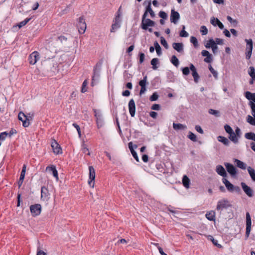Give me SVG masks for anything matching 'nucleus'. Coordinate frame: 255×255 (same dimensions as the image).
I'll use <instances>...</instances> for the list:
<instances>
[{
    "mask_svg": "<svg viewBox=\"0 0 255 255\" xmlns=\"http://www.w3.org/2000/svg\"><path fill=\"white\" fill-rule=\"evenodd\" d=\"M120 7L117 11L116 16L113 20V23L112 25V27L111 29V32H115L117 29H118L121 27V22L122 21L121 19V15L122 13L120 11L121 9Z\"/></svg>",
    "mask_w": 255,
    "mask_h": 255,
    "instance_id": "f257e3e1",
    "label": "nucleus"
},
{
    "mask_svg": "<svg viewBox=\"0 0 255 255\" xmlns=\"http://www.w3.org/2000/svg\"><path fill=\"white\" fill-rule=\"evenodd\" d=\"M231 207L232 205L229 201L227 199L224 198L218 201L216 210L220 213H221L224 210L227 209L228 208Z\"/></svg>",
    "mask_w": 255,
    "mask_h": 255,
    "instance_id": "f03ea898",
    "label": "nucleus"
},
{
    "mask_svg": "<svg viewBox=\"0 0 255 255\" xmlns=\"http://www.w3.org/2000/svg\"><path fill=\"white\" fill-rule=\"evenodd\" d=\"M223 183L225 184L226 188L230 192H235L238 194H240L241 192V190L240 187L238 186H234L229 181H228L226 178H223L222 179Z\"/></svg>",
    "mask_w": 255,
    "mask_h": 255,
    "instance_id": "7ed1b4c3",
    "label": "nucleus"
},
{
    "mask_svg": "<svg viewBox=\"0 0 255 255\" xmlns=\"http://www.w3.org/2000/svg\"><path fill=\"white\" fill-rule=\"evenodd\" d=\"M245 41L247 43L246 48V58L247 59L249 60L250 59L252 53V50L253 48V41L251 39H246Z\"/></svg>",
    "mask_w": 255,
    "mask_h": 255,
    "instance_id": "20e7f679",
    "label": "nucleus"
},
{
    "mask_svg": "<svg viewBox=\"0 0 255 255\" xmlns=\"http://www.w3.org/2000/svg\"><path fill=\"white\" fill-rule=\"evenodd\" d=\"M95 117L96 119V124L98 128H100L104 125V120L101 112L94 109Z\"/></svg>",
    "mask_w": 255,
    "mask_h": 255,
    "instance_id": "39448f33",
    "label": "nucleus"
},
{
    "mask_svg": "<svg viewBox=\"0 0 255 255\" xmlns=\"http://www.w3.org/2000/svg\"><path fill=\"white\" fill-rule=\"evenodd\" d=\"M89 176L88 184L90 187L93 188L94 187V182L95 179V170L92 166L89 167Z\"/></svg>",
    "mask_w": 255,
    "mask_h": 255,
    "instance_id": "423d86ee",
    "label": "nucleus"
},
{
    "mask_svg": "<svg viewBox=\"0 0 255 255\" xmlns=\"http://www.w3.org/2000/svg\"><path fill=\"white\" fill-rule=\"evenodd\" d=\"M30 212L33 217L40 215L41 212V206L39 204H35L30 206Z\"/></svg>",
    "mask_w": 255,
    "mask_h": 255,
    "instance_id": "0eeeda50",
    "label": "nucleus"
},
{
    "mask_svg": "<svg viewBox=\"0 0 255 255\" xmlns=\"http://www.w3.org/2000/svg\"><path fill=\"white\" fill-rule=\"evenodd\" d=\"M77 27L80 33L83 34L85 32L86 29V24L83 16L79 18Z\"/></svg>",
    "mask_w": 255,
    "mask_h": 255,
    "instance_id": "6e6552de",
    "label": "nucleus"
},
{
    "mask_svg": "<svg viewBox=\"0 0 255 255\" xmlns=\"http://www.w3.org/2000/svg\"><path fill=\"white\" fill-rule=\"evenodd\" d=\"M39 54L37 51H34L28 56L29 63L31 65H34L39 59Z\"/></svg>",
    "mask_w": 255,
    "mask_h": 255,
    "instance_id": "1a4fd4ad",
    "label": "nucleus"
},
{
    "mask_svg": "<svg viewBox=\"0 0 255 255\" xmlns=\"http://www.w3.org/2000/svg\"><path fill=\"white\" fill-rule=\"evenodd\" d=\"M252 220L249 212L246 213V236L248 238L251 230Z\"/></svg>",
    "mask_w": 255,
    "mask_h": 255,
    "instance_id": "9d476101",
    "label": "nucleus"
},
{
    "mask_svg": "<svg viewBox=\"0 0 255 255\" xmlns=\"http://www.w3.org/2000/svg\"><path fill=\"white\" fill-rule=\"evenodd\" d=\"M51 147L53 152L56 154H62V151L60 145L55 140L53 139L51 143Z\"/></svg>",
    "mask_w": 255,
    "mask_h": 255,
    "instance_id": "9b49d317",
    "label": "nucleus"
},
{
    "mask_svg": "<svg viewBox=\"0 0 255 255\" xmlns=\"http://www.w3.org/2000/svg\"><path fill=\"white\" fill-rule=\"evenodd\" d=\"M155 22L149 18H147L145 20H141L140 27L142 29L147 30L148 27H152L155 25Z\"/></svg>",
    "mask_w": 255,
    "mask_h": 255,
    "instance_id": "f8f14e48",
    "label": "nucleus"
},
{
    "mask_svg": "<svg viewBox=\"0 0 255 255\" xmlns=\"http://www.w3.org/2000/svg\"><path fill=\"white\" fill-rule=\"evenodd\" d=\"M170 19L171 22L176 24L180 19L179 12L175 11L174 9H171Z\"/></svg>",
    "mask_w": 255,
    "mask_h": 255,
    "instance_id": "ddd939ff",
    "label": "nucleus"
},
{
    "mask_svg": "<svg viewBox=\"0 0 255 255\" xmlns=\"http://www.w3.org/2000/svg\"><path fill=\"white\" fill-rule=\"evenodd\" d=\"M50 194L48 189L45 186L41 188V199L43 201H47L49 198Z\"/></svg>",
    "mask_w": 255,
    "mask_h": 255,
    "instance_id": "4468645a",
    "label": "nucleus"
},
{
    "mask_svg": "<svg viewBox=\"0 0 255 255\" xmlns=\"http://www.w3.org/2000/svg\"><path fill=\"white\" fill-rule=\"evenodd\" d=\"M224 165L227 169V171L232 176H234L236 175L237 171L236 168L231 163H225Z\"/></svg>",
    "mask_w": 255,
    "mask_h": 255,
    "instance_id": "2eb2a0df",
    "label": "nucleus"
},
{
    "mask_svg": "<svg viewBox=\"0 0 255 255\" xmlns=\"http://www.w3.org/2000/svg\"><path fill=\"white\" fill-rule=\"evenodd\" d=\"M26 115L22 112H20L18 115V119L19 121L22 122V125L24 127H28L30 125V122H28L29 119H26Z\"/></svg>",
    "mask_w": 255,
    "mask_h": 255,
    "instance_id": "dca6fc26",
    "label": "nucleus"
},
{
    "mask_svg": "<svg viewBox=\"0 0 255 255\" xmlns=\"http://www.w3.org/2000/svg\"><path fill=\"white\" fill-rule=\"evenodd\" d=\"M241 186L242 187V189L244 192L249 197H252L254 195V191L249 186L246 185V183L244 182H242Z\"/></svg>",
    "mask_w": 255,
    "mask_h": 255,
    "instance_id": "f3484780",
    "label": "nucleus"
},
{
    "mask_svg": "<svg viewBox=\"0 0 255 255\" xmlns=\"http://www.w3.org/2000/svg\"><path fill=\"white\" fill-rule=\"evenodd\" d=\"M190 69L192 71V75L193 77L194 82L196 83H198L199 80L200 79V76L197 72L196 68H195L194 65L192 63L190 64Z\"/></svg>",
    "mask_w": 255,
    "mask_h": 255,
    "instance_id": "a211bd4d",
    "label": "nucleus"
},
{
    "mask_svg": "<svg viewBox=\"0 0 255 255\" xmlns=\"http://www.w3.org/2000/svg\"><path fill=\"white\" fill-rule=\"evenodd\" d=\"M16 130L13 128H11L8 132L7 131L1 132L0 133V141L5 140L7 136H8L9 137H10L13 134L16 133Z\"/></svg>",
    "mask_w": 255,
    "mask_h": 255,
    "instance_id": "6ab92c4d",
    "label": "nucleus"
},
{
    "mask_svg": "<svg viewBox=\"0 0 255 255\" xmlns=\"http://www.w3.org/2000/svg\"><path fill=\"white\" fill-rule=\"evenodd\" d=\"M128 106L129 114L131 117H133L135 113V105L133 99H131L129 100Z\"/></svg>",
    "mask_w": 255,
    "mask_h": 255,
    "instance_id": "aec40b11",
    "label": "nucleus"
},
{
    "mask_svg": "<svg viewBox=\"0 0 255 255\" xmlns=\"http://www.w3.org/2000/svg\"><path fill=\"white\" fill-rule=\"evenodd\" d=\"M147 81V76H145L143 79L140 80L139 82V85L141 87V89L139 92V95H141L143 94L146 90V84Z\"/></svg>",
    "mask_w": 255,
    "mask_h": 255,
    "instance_id": "412c9836",
    "label": "nucleus"
},
{
    "mask_svg": "<svg viewBox=\"0 0 255 255\" xmlns=\"http://www.w3.org/2000/svg\"><path fill=\"white\" fill-rule=\"evenodd\" d=\"M98 64H96L93 70V75L92 79V86H94L95 81H97L100 77V71L97 69Z\"/></svg>",
    "mask_w": 255,
    "mask_h": 255,
    "instance_id": "4be33fe9",
    "label": "nucleus"
},
{
    "mask_svg": "<svg viewBox=\"0 0 255 255\" xmlns=\"http://www.w3.org/2000/svg\"><path fill=\"white\" fill-rule=\"evenodd\" d=\"M216 171L219 175L223 176V178H225L227 176V174L225 168L221 165H218L216 166Z\"/></svg>",
    "mask_w": 255,
    "mask_h": 255,
    "instance_id": "5701e85b",
    "label": "nucleus"
},
{
    "mask_svg": "<svg viewBox=\"0 0 255 255\" xmlns=\"http://www.w3.org/2000/svg\"><path fill=\"white\" fill-rule=\"evenodd\" d=\"M210 22L215 26L218 25L221 29H223L224 27L223 24L217 18H215L214 17H212Z\"/></svg>",
    "mask_w": 255,
    "mask_h": 255,
    "instance_id": "b1692460",
    "label": "nucleus"
},
{
    "mask_svg": "<svg viewBox=\"0 0 255 255\" xmlns=\"http://www.w3.org/2000/svg\"><path fill=\"white\" fill-rule=\"evenodd\" d=\"M183 44L182 43H176L174 42L172 44L173 48L179 53L183 51Z\"/></svg>",
    "mask_w": 255,
    "mask_h": 255,
    "instance_id": "393cba45",
    "label": "nucleus"
},
{
    "mask_svg": "<svg viewBox=\"0 0 255 255\" xmlns=\"http://www.w3.org/2000/svg\"><path fill=\"white\" fill-rule=\"evenodd\" d=\"M128 148L131 152V153L133 157V158L135 159L136 161H139V158L137 156V153L136 151L134 150L133 148V145L132 142H129L128 144Z\"/></svg>",
    "mask_w": 255,
    "mask_h": 255,
    "instance_id": "a878e982",
    "label": "nucleus"
},
{
    "mask_svg": "<svg viewBox=\"0 0 255 255\" xmlns=\"http://www.w3.org/2000/svg\"><path fill=\"white\" fill-rule=\"evenodd\" d=\"M215 212L214 211H210L207 212L205 215L206 218L211 221H215L216 219Z\"/></svg>",
    "mask_w": 255,
    "mask_h": 255,
    "instance_id": "bb28decb",
    "label": "nucleus"
},
{
    "mask_svg": "<svg viewBox=\"0 0 255 255\" xmlns=\"http://www.w3.org/2000/svg\"><path fill=\"white\" fill-rule=\"evenodd\" d=\"M173 128L175 130H184L187 128V126L186 125L181 124H173Z\"/></svg>",
    "mask_w": 255,
    "mask_h": 255,
    "instance_id": "cd10ccee",
    "label": "nucleus"
},
{
    "mask_svg": "<svg viewBox=\"0 0 255 255\" xmlns=\"http://www.w3.org/2000/svg\"><path fill=\"white\" fill-rule=\"evenodd\" d=\"M46 170L50 171L52 172V174L54 177L58 178V171L56 169V167L54 165H51L50 166H47L46 167Z\"/></svg>",
    "mask_w": 255,
    "mask_h": 255,
    "instance_id": "c85d7f7f",
    "label": "nucleus"
},
{
    "mask_svg": "<svg viewBox=\"0 0 255 255\" xmlns=\"http://www.w3.org/2000/svg\"><path fill=\"white\" fill-rule=\"evenodd\" d=\"M245 96L247 99L252 100L255 103V93L247 91L245 93Z\"/></svg>",
    "mask_w": 255,
    "mask_h": 255,
    "instance_id": "c756f323",
    "label": "nucleus"
},
{
    "mask_svg": "<svg viewBox=\"0 0 255 255\" xmlns=\"http://www.w3.org/2000/svg\"><path fill=\"white\" fill-rule=\"evenodd\" d=\"M217 139L219 141L223 143L224 145L226 146H228L230 143V141L229 139L223 136L220 135L217 137Z\"/></svg>",
    "mask_w": 255,
    "mask_h": 255,
    "instance_id": "7c9ffc66",
    "label": "nucleus"
},
{
    "mask_svg": "<svg viewBox=\"0 0 255 255\" xmlns=\"http://www.w3.org/2000/svg\"><path fill=\"white\" fill-rule=\"evenodd\" d=\"M190 183V180L186 175H184L182 178V184L183 186L186 188H189Z\"/></svg>",
    "mask_w": 255,
    "mask_h": 255,
    "instance_id": "2f4dec72",
    "label": "nucleus"
},
{
    "mask_svg": "<svg viewBox=\"0 0 255 255\" xmlns=\"http://www.w3.org/2000/svg\"><path fill=\"white\" fill-rule=\"evenodd\" d=\"M235 162L236 163L237 166L238 167H239L242 169H246L247 165L243 161H242L239 159H235Z\"/></svg>",
    "mask_w": 255,
    "mask_h": 255,
    "instance_id": "473e14b6",
    "label": "nucleus"
},
{
    "mask_svg": "<svg viewBox=\"0 0 255 255\" xmlns=\"http://www.w3.org/2000/svg\"><path fill=\"white\" fill-rule=\"evenodd\" d=\"M229 138L235 144L238 143L239 142L238 138L237 137L234 131L232 133H229Z\"/></svg>",
    "mask_w": 255,
    "mask_h": 255,
    "instance_id": "72a5a7b5",
    "label": "nucleus"
},
{
    "mask_svg": "<svg viewBox=\"0 0 255 255\" xmlns=\"http://www.w3.org/2000/svg\"><path fill=\"white\" fill-rule=\"evenodd\" d=\"M159 59L157 58H153L151 61V64L152 66V69L153 70H156L158 68L157 65L159 64Z\"/></svg>",
    "mask_w": 255,
    "mask_h": 255,
    "instance_id": "f704fd0d",
    "label": "nucleus"
},
{
    "mask_svg": "<svg viewBox=\"0 0 255 255\" xmlns=\"http://www.w3.org/2000/svg\"><path fill=\"white\" fill-rule=\"evenodd\" d=\"M146 9L147 11V12L149 13V14L152 18H153L155 16V13H154V11L152 10L151 7L150 1L148 2V5L146 6Z\"/></svg>",
    "mask_w": 255,
    "mask_h": 255,
    "instance_id": "c9c22d12",
    "label": "nucleus"
},
{
    "mask_svg": "<svg viewBox=\"0 0 255 255\" xmlns=\"http://www.w3.org/2000/svg\"><path fill=\"white\" fill-rule=\"evenodd\" d=\"M248 171L252 180L255 181V170L249 166L248 167Z\"/></svg>",
    "mask_w": 255,
    "mask_h": 255,
    "instance_id": "e433bc0d",
    "label": "nucleus"
},
{
    "mask_svg": "<svg viewBox=\"0 0 255 255\" xmlns=\"http://www.w3.org/2000/svg\"><path fill=\"white\" fill-rule=\"evenodd\" d=\"M210 42L212 45L211 46L212 51L214 54H215L217 51L218 48V46L216 45V42L213 39H210Z\"/></svg>",
    "mask_w": 255,
    "mask_h": 255,
    "instance_id": "4c0bfd02",
    "label": "nucleus"
},
{
    "mask_svg": "<svg viewBox=\"0 0 255 255\" xmlns=\"http://www.w3.org/2000/svg\"><path fill=\"white\" fill-rule=\"evenodd\" d=\"M154 46L155 48L157 54L158 56H160L162 52H161V48L160 45H159L157 41L154 42Z\"/></svg>",
    "mask_w": 255,
    "mask_h": 255,
    "instance_id": "58836bf2",
    "label": "nucleus"
},
{
    "mask_svg": "<svg viewBox=\"0 0 255 255\" xmlns=\"http://www.w3.org/2000/svg\"><path fill=\"white\" fill-rule=\"evenodd\" d=\"M171 62L176 67L179 65V61L175 55H173L171 59Z\"/></svg>",
    "mask_w": 255,
    "mask_h": 255,
    "instance_id": "ea45409f",
    "label": "nucleus"
},
{
    "mask_svg": "<svg viewBox=\"0 0 255 255\" xmlns=\"http://www.w3.org/2000/svg\"><path fill=\"white\" fill-rule=\"evenodd\" d=\"M185 27L182 25V30L180 32L179 35L182 37H187L189 36L188 33L185 30Z\"/></svg>",
    "mask_w": 255,
    "mask_h": 255,
    "instance_id": "a19ab883",
    "label": "nucleus"
},
{
    "mask_svg": "<svg viewBox=\"0 0 255 255\" xmlns=\"http://www.w3.org/2000/svg\"><path fill=\"white\" fill-rule=\"evenodd\" d=\"M249 74L252 79H255V70L254 67H250L249 68Z\"/></svg>",
    "mask_w": 255,
    "mask_h": 255,
    "instance_id": "79ce46f5",
    "label": "nucleus"
},
{
    "mask_svg": "<svg viewBox=\"0 0 255 255\" xmlns=\"http://www.w3.org/2000/svg\"><path fill=\"white\" fill-rule=\"evenodd\" d=\"M188 137L193 141H197L196 135L191 131H189Z\"/></svg>",
    "mask_w": 255,
    "mask_h": 255,
    "instance_id": "37998d69",
    "label": "nucleus"
},
{
    "mask_svg": "<svg viewBox=\"0 0 255 255\" xmlns=\"http://www.w3.org/2000/svg\"><path fill=\"white\" fill-rule=\"evenodd\" d=\"M227 20L232 24H233L234 26H236L238 24V21L236 19H234L230 16H227Z\"/></svg>",
    "mask_w": 255,
    "mask_h": 255,
    "instance_id": "c03bdc74",
    "label": "nucleus"
},
{
    "mask_svg": "<svg viewBox=\"0 0 255 255\" xmlns=\"http://www.w3.org/2000/svg\"><path fill=\"white\" fill-rule=\"evenodd\" d=\"M209 113L211 115H214L216 117H219L220 116V113L219 111L213 110V109H210L209 110Z\"/></svg>",
    "mask_w": 255,
    "mask_h": 255,
    "instance_id": "a18cd8bd",
    "label": "nucleus"
},
{
    "mask_svg": "<svg viewBox=\"0 0 255 255\" xmlns=\"http://www.w3.org/2000/svg\"><path fill=\"white\" fill-rule=\"evenodd\" d=\"M31 19V18H26V19H25L24 20L20 22L18 24V26L20 28L23 26H24L25 25H26L29 21Z\"/></svg>",
    "mask_w": 255,
    "mask_h": 255,
    "instance_id": "49530a36",
    "label": "nucleus"
},
{
    "mask_svg": "<svg viewBox=\"0 0 255 255\" xmlns=\"http://www.w3.org/2000/svg\"><path fill=\"white\" fill-rule=\"evenodd\" d=\"M190 42L193 44L195 47L198 46V42L197 38L194 36H191L190 38Z\"/></svg>",
    "mask_w": 255,
    "mask_h": 255,
    "instance_id": "de8ad7c7",
    "label": "nucleus"
},
{
    "mask_svg": "<svg viewBox=\"0 0 255 255\" xmlns=\"http://www.w3.org/2000/svg\"><path fill=\"white\" fill-rule=\"evenodd\" d=\"M88 84V81L87 80H85L82 83V86L81 88V92L84 93L87 91V85Z\"/></svg>",
    "mask_w": 255,
    "mask_h": 255,
    "instance_id": "09e8293b",
    "label": "nucleus"
},
{
    "mask_svg": "<svg viewBox=\"0 0 255 255\" xmlns=\"http://www.w3.org/2000/svg\"><path fill=\"white\" fill-rule=\"evenodd\" d=\"M160 43L165 47V48H168V43L165 38L162 36L160 37Z\"/></svg>",
    "mask_w": 255,
    "mask_h": 255,
    "instance_id": "8fccbe9b",
    "label": "nucleus"
},
{
    "mask_svg": "<svg viewBox=\"0 0 255 255\" xmlns=\"http://www.w3.org/2000/svg\"><path fill=\"white\" fill-rule=\"evenodd\" d=\"M190 67H185L181 68L182 73L184 75H188L190 73Z\"/></svg>",
    "mask_w": 255,
    "mask_h": 255,
    "instance_id": "3c124183",
    "label": "nucleus"
},
{
    "mask_svg": "<svg viewBox=\"0 0 255 255\" xmlns=\"http://www.w3.org/2000/svg\"><path fill=\"white\" fill-rule=\"evenodd\" d=\"M224 128L226 132L229 134L232 133L233 132H234L232 128L228 125H226L224 126Z\"/></svg>",
    "mask_w": 255,
    "mask_h": 255,
    "instance_id": "603ef678",
    "label": "nucleus"
},
{
    "mask_svg": "<svg viewBox=\"0 0 255 255\" xmlns=\"http://www.w3.org/2000/svg\"><path fill=\"white\" fill-rule=\"evenodd\" d=\"M209 69L210 71L212 73L214 77L217 79L218 77V73L216 71L214 70V69L211 66V65H210L209 67Z\"/></svg>",
    "mask_w": 255,
    "mask_h": 255,
    "instance_id": "864d4df0",
    "label": "nucleus"
},
{
    "mask_svg": "<svg viewBox=\"0 0 255 255\" xmlns=\"http://www.w3.org/2000/svg\"><path fill=\"white\" fill-rule=\"evenodd\" d=\"M158 95L156 92H154L152 94V95L150 97L149 100L151 101H156L158 98Z\"/></svg>",
    "mask_w": 255,
    "mask_h": 255,
    "instance_id": "5fc2aeb1",
    "label": "nucleus"
},
{
    "mask_svg": "<svg viewBox=\"0 0 255 255\" xmlns=\"http://www.w3.org/2000/svg\"><path fill=\"white\" fill-rule=\"evenodd\" d=\"M247 122L252 125L255 126V119L249 115L247 118Z\"/></svg>",
    "mask_w": 255,
    "mask_h": 255,
    "instance_id": "6e6d98bb",
    "label": "nucleus"
},
{
    "mask_svg": "<svg viewBox=\"0 0 255 255\" xmlns=\"http://www.w3.org/2000/svg\"><path fill=\"white\" fill-rule=\"evenodd\" d=\"M23 173H24V172L23 173H20V177H19V181H18L19 188L21 186V185L23 182V180H24V178L25 177V174H23Z\"/></svg>",
    "mask_w": 255,
    "mask_h": 255,
    "instance_id": "4d7b16f0",
    "label": "nucleus"
},
{
    "mask_svg": "<svg viewBox=\"0 0 255 255\" xmlns=\"http://www.w3.org/2000/svg\"><path fill=\"white\" fill-rule=\"evenodd\" d=\"M145 55L142 52L139 53V63L141 64L143 62L144 60Z\"/></svg>",
    "mask_w": 255,
    "mask_h": 255,
    "instance_id": "13d9d810",
    "label": "nucleus"
},
{
    "mask_svg": "<svg viewBox=\"0 0 255 255\" xmlns=\"http://www.w3.org/2000/svg\"><path fill=\"white\" fill-rule=\"evenodd\" d=\"M200 31L203 35H206L208 33V29L204 25L201 26Z\"/></svg>",
    "mask_w": 255,
    "mask_h": 255,
    "instance_id": "bf43d9fd",
    "label": "nucleus"
},
{
    "mask_svg": "<svg viewBox=\"0 0 255 255\" xmlns=\"http://www.w3.org/2000/svg\"><path fill=\"white\" fill-rule=\"evenodd\" d=\"M255 133L252 132H247L245 134V136L247 139L252 140Z\"/></svg>",
    "mask_w": 255,
    "mask_h": 255,
    "instance_id": "052dcab7",
    "label": "nucleus"
},
{
    "mask_svg": "<svg viewBox=\"0 0 255 255\" xmlns=\"http://www.w3.org/2000/svg\"><path fill=\"white\" fill-rule=\"evenodd\" d=\"M159 16L160 17H161L162 19H166L167 18V14L163 11H160L159 12Z\"/></svg>",
    "mask_w": 255,
    "mask_h": 255,
    "instance_id": "680f3d73",
    "label": "nucleus"
},
{
    "mask_svg": "<svg viewBox=\"0 0 255 255\" xmlns=\"http://www.w3.org/2000/svg\"><path fill=\"white\" fill-rule=\"evenodd\" d=\"M73 126L76 128L78 133L79 136L80 137L81 136V132L80 128L79 125H78L76 123H73L72 124Z\"/></svg>",
    "mask_w": 255,
    "mask_h": 255,
    "instance_id": "e2e57ef3",
    "label": "nucleus"
},
{
    "mask_svg": "<svg viewBox=\"0 0 255 255\" xmlns=\"http://www.w3.org/2000/svg\"><path fill=\"white\" fill-rule=\"evenodd\" d=\"M204 61L206 63H211L213 61L212 54H210L209 56L206 57V58L204 59Z\"/></svg>",
    "mask_w": 255,
    "mask_h": 255,
    "instance_id": "0e129e2a",
    "label": "nucleus"
},
{
    "mask_svg": "<svg viewBox=\"0 0 255 255\" xmlns=\"http://www.w3.org/2000/svg\"><path fill=\"white\" fill-rule=\"evenodd\" d=\"M216 42V45L217 44L219 45H223L224 44V40L222 39L219 38H216L215 40H214Z\"/></svg>",
    "mask_w": 255,
    "mask_h": 255,
    "instance_id": "69168bd1",
    "label": "nucleus"
},
{
    "mask_svg": "<svg viewBox=\"0 0 255 255\" xmlns=\"http://www.w3.org/2000/svg\"><path fill=\"white\" fill-rule=\"evenodd\" d=\"M195 129L196 131L201 134H203L204 133V131L201 128V127L199 125H196L195 127Z\"/></svg>",
    "mask_w": 255,
    "mask_h": 255,
    "instance_id": "338daca9",
    "label": "nucleus"
},
{
    "mask_svg": "<svg viewBox=\"0 0 255 255\" xmlns=\"http://www.w3.org/2000/svg\"><path fill=\"white\" fill-rule=\"evenodd\" d=\"M249 105L252 109V114H254V113H255V103L250 102Z\"/></svg>",
    "mask_w": 255,
    "mask_h": 255,
    "instance_id": "774afa93",
    "label": "nucleus"
}]
</instances>
